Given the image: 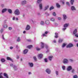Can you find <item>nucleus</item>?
<instances>
[{
  "instance_id": "16",
  "label": "nucleus",
  "mask_w": 78,
  "mask_h": 78,
  "mask_svg": "<svg viewBox=\"0 0 78 78\" xmlns=\"http://www.w3.org/2000/svg\"><path fill=\"white\" fill-rule=\"evenodd\" d=\"M45 23H46V25H48V24L50 23V22L48 20H46L45 22Z\"/></svg>"
},
{
  "instance_id": "20",
  "label": "nucleus",
  "mask_w": 78,
  "mask_h": 78,
  "mask_svg": "<svg viewBox=\"0 0 78 78\" xmlns=\"http://www.w3.org/2000/svg\"><path fill=\"white\" fill-rule=\"evenodd\" d=\"M22 4L23 5H25V4H26V1H24L22 2Z\"/></svg>"
},
{
  "instance_id": "46",
  "label": "nucleus",
  "mask_w": 78,
  "mask_h": 78,
  "mask_svg": "<svg viewBox=\"0 0 78 78\" xmlns=\"http://www.w3.org/2000/svg\"><path fill=\"white\" fill-rule=\"evenodd\" d=\"M66 5H68V6H69L70 5V4H69V3L68 2H66Z\"/></svg>"
},
{
  "instance_id": "36",
  "label": "nucleus",
  "mask_w": 78,
  "mask_h": 78,
  "mask_svg": "<svg viewBox=\"0 0 78 78\" xmlns=\"http://www.w3.org/2000/svg\"><path fill=\"white\" fill-rule=\"evenodd\" d=\"M40 24L41 25H44V21H41V22Z\"/></svg>"
},
{
  "instance_id": "19",
  "label": "nucleus",
  "mask_w": 78,
  "mask_h": 78,
  "mask_svg": "<svg viewBox=\"0 0 78 78\" xmlns=\"http://www.w3.org/2000/svg\"><path fill=\"white\" fill-rule=\"evenodd\" d=\"M52 58H53V56H49L48 57V59L50 61H51Z\"/></svg>"
},
{
  "instance_id": "11",
  "label": "nucleus",
  "mask_w": 78,
  "mask_h": 78,
  "mask_svg": "<svg viewBox=\"0 0 78 78\" xmlns=\"http://www.w3.org/2000/svg\"><path fill=\"white\" fill-rule=\"evenodd\" d=\"M55 38H58V33H56L55 34Z\"/></svg>"
},
{
  "instance_id": "6",
  "label": "nucleus",
  "mask_w": 78,
  "mask_h": 78,
  "mask_svg": "<svg viewBox=\"0 0 78 78\" xmlns=\"http://www.w3.org/2000/svg\"><path fill=\"white\" fill-rule=\"evenodd\" d=\"M30 29V26L29 25H27L26 28V30H29Z\"/></svg>"
},
{
  "instance_id": "32",
  "label": "nucleus",
  "mask_w": 78,
  "mask_h": 78,
  "mask_svg": "<svg viewBox=\"0 0 78 78\" xmlns=\"http://www.w3.org/2000/svg\"><path fill=\"white\" fill-rule=\"evenodd\" d=\"M42 36H43V37H46V36L47 35H46L44 33V34H42Z\"/></svg>"
},
{
  "instance_id": "35",
  "label": "nucleus",
  "mask_w": 78,
  "mask_h": 78,
  "mask_svg": "<svg viewBox=\"0 0 78 78\" xmlns=\"http://www.w3.org/2000/svg\"><path fill=\"white\" fill-rule=\"evenodd\" d=\"M51 20L52 21V22H54L55 21V19L53 18H51Z\"/></svg>"
},
{
  "instance_id": "61",
  "label": "nucleus",
  "mask_w": 78,
  "mask_h": 78,
  "mask_svg": "<svg viewBox=\"0 0 78 78\" xmlns=\"http://www.w3.org/2000/svg\"><path fill=\"white\" fill-rule=\"evenodd\" d=\"M29 73V75H30V74H31V73L30 72L28 73Z\"/></svg>"
},
{
  "instance_id": "10",
  "label": "nucleus",
  "mask_w": 78,
  "mask_h": 78,
  "mask_svg": "<svg viewBox=\"0 0 78 78\" xmlns=\"http://www.w3.org/2000/svg\"><path fill=\"white\" fill-rule=\"evenodd\" d=\"M28 49L24 50L23 51V54H26V53L28 52Z\"/></svg>"
},
{
  "instance_id": "31",
  "label": "nucleus",
  "mask_w": 78,
  "mask_h": 78,
  "mask_svg": "<svg viewBox=\"0 0 78 78\" xmlns=\"http://www.w3.org/2000/svg\"><path fill=\"white\" fill-rule=\"evenodd\" d=\"M33 58L34 61H37V58H36V57H34Z\"/></svg>"
},
{
  "instance_id": "34",
  "label": "nucleus",
  "mask_w": 78,
  "mask_h": 78,
  "mask_svg": "<svg viewBox=\"0 0 78 78\" xmlns=\"http://www.w3.org/2000/svg\"><path fill=\"white\" fill-rule=\"evenodd\" d=\"M73 78H78V76L76 75H74L73 76Z\"/></svg>"
},
{
  "instance_id": "14",
  "label": "nucleus",
  "mask_w": 78,
  "mask_h": 78,
  "mask_svg": "<svg viewBox=\"0 0 78 78\" xmlns=\"http://www.w3.org/2000/svg\"><path fill=\"white\" fill-rule=\"evenodd\" d=\"M28 48H31L33 47V45H30L27 46Z\"/></svg>"
},
{
  "instance_id": "47",
  "label": "nucleus",
  "mask_w": 78,
  "mask_h": 78,
  "mask_svg": "<svg viewBox=\"0 0 78 78\" xmlns=\"http://www.w3.org/2000/svg\"><path fill=\"white\" fill-rule=\"evenodd\" d=\"M36 50H37L39 51L40 50H41V48H36Z\"/></svg>"
},
{
  "instance_id": "26",
  "label": "nucleus",
  "mask_w": 78,
  "mask_h": 78,
  "mask_svg": "<svg viewBox=\"0 0 78 78\" xmlns=\"http://www.w3.org/2000/svg\"><path fill=\"white\" fill-rule=\"evenodd\" d=\"M76 32H77V30H76V29H75L74 31L73 34H76Z\"/></svg>"
},
{
  "instance_id": "40",
  "label": "nucleus",
  "mask_w": 78,
  "mask_h": 78,
  "mask_svg": "<svg viewBox=\"0 0 78 78\" xmlns=\"http://www.w3.org/2000/svg\"><path fill=\"white\" fill-rule=\"evenodd\" d=\"M3 27L4 28H7V27H8V26H7V25H5L3 26Z\"/></svg>"
},
{
  "instance_id": "22",
  "label": "nucleus",
  "mask_w": 78,
  "mask_h": 78,
  "mask_svg": "<svg viewBox=\"0 0 78 78\" xmlns=\"http://www.w3.org/2000/svg\"><path fill=\"white\" fill-rule=\"evenodd\" d=\"M63 16L64 20H66V18H67V16L65 15H64Z\"/></svg>"
},
{
  "instance_id": "33",
  "label": "nucleus",
  "mask_w": 78,
  "mask_h": 78,
  "mask_svg": "<svg viewBox=\"0 0 78 78\" xmlns=\"http://www.w3.org/2000/svg\"><path fill=\"white\" fill-rule=\"evenodd\" d=\"M42 0H38L37 1V2L38 3H41V1H42Z\"/></svg>"
},
{
  "instance_id": "15",
  "label": "nucleus",
  "mask_w": 78,
  "mask_h": 78,
  "mask_svg": "<svg viewBox=\"0 0 78 78\" xmlns=\"http://www.w3.org/2000/svg\"><path fill=\"white\" fill-rule=\"evenodd\" d=\"M29 64L31 67L33 66V64L32 63H29Z\"/></svg>"
},
{
  "instance_id": "51",
  "label": "nucleus",
  "mask_w": 78,
  "mask_h": 78,
  "mask_svg": "<svg viewBox=\"0 0 78 78\" xmlns=\"http://www.w3.org/2000/svg\"><path fill=\"white\" fill-rule=\"evenodd\" d=\"M2 38L3 40H5V38H4V36H3V35H2Z\"/></svg>"
},
{
  "instance_id": "9",
  "label": "nucleus",
  "mask_w": 78,
  "mask_h": 78,
  "mask_svg": "<svg viewBox=\"0 0 78 78\" xmlns=\"http://www.w3.org/2000/svg\"><path fill=\"white\" fill-rule=\"evenodd\" d=\"M41 48H44V43L42 42L41 43Z\"/></svg>"
},
{
  "instance_id": "57",
  "label": "nucleus",
  "mask_w": 78,
  "mask_h": 78,
  "mask_svg": "<svg viewBox=\"0 0 78 78\" xmlns=\"http://www.w3.org/2000/svg\"><path fill=\"white\" fill-rule=\"evenodd\" d=\"M54 43H56V40H54Z\"/></svg>"
},
{
  "instance_id": "62",
  "label": "nucleus",
  "mask_w": 78,
  "mask_h": 78,
  "mask_svg": "<svg viewBox=\"0 0 78 78\" xmlns=\"http://www.w3.org/2000/svg\"><path fill=\"white\" fill-rule=\"evenodd\" d=\"M25 33H26V31H24L23 32V33H24V34Z\"/></svg>"
},
{
  "instance_id": "42",
  "label": "nucleus",
  "mask_w": 78,
  "mask_h": 78,
  "mask_svg": "<svg viewBox=\"0 0 78 78\" xmlns=\"http://www.w3.org/2000/svg\"><path fill=\"white\" fill-rule=\"evenodd\" d=\"M53 16H56V13H55V12H54L53 14Z\"/></svg>"
},
{
  "instance_id": "55",
  "label": "nucleus",
  "mask_w": 78,
  "mask_h": 78,
  "mask_svg": "<svg viewBox=\"0 0 78 78\" xmlns=\"http://www.w3.org/2000/svg\"><path fill=\"white\" fill-rule=\"evenodd\" d=\"M19 57L18 56H17V59H19Z\"/></svg>"
},
{
  "instance_id": "60",
  "label": "nucleus",
  "mask_w": 78,
  "mask_h": 78,
  "mask_svg": "<svg viewBox=\"0 0 78 78\" xmlns=\"http://www.w3.org/2000/svg\"><path fill=\"white\" fill-rule=\"evenodd\" d=\"M16 20H19V19H18V18H16Z\"/></svg>"
},
{
  "instance_id": "53",
  "label": "nucleus",
  "mask_w": 78,
  "mask_h": 78,
  "mask_svg": "<svg viewBox=\"0 0 78 78\" xmlns=\"http://www.w3.org/2000/svg\"><path fill=\"white\" fill-rule=\"evenodd\" d=\"M10 48L11 50H12V48H13V47H10Z\"/></svg>"
},
{
  "instance_id": "4",
  "label": "nucleus",
  "mask_w": 78,
  "mask_h": 78,
  "mask_svg": "<svg viewBox=\"0 0 78 78\" xmlns=\"http://www.w3.org/2000/svg\"><path fill=\"white\" fill-rule=\"evenodd\" d=\"M68 63V60L66 59H65L63 60V63L64 64H67Z\"/></svg>"
},
{
  "instance_id": "49",
  "label": "nucleus",
  "mask_w": 78,
  "mask_h": 78,
  "mask_svg": "<svg viewBox=\"0 0 78 78\" xmlns=\"http://www.w3.org/2000/svg\"><path fill=\"white\" fill-rule=\"evenodd\" d=\"M13 20H14L15 19H16V18H15V17H13L12 18Z\"/></svg>"
},
{
  "instance_id": "3",
  "label": "nucleus",
  "mask_w": 78,
  "mask_h": 78,
  "mask_svg": "<svg viewBox=\"0 0 78 78\" xmlns=\"http://www.w3.org/2000/svg\"><path fill=\"white\" fill-rule=\"evenodd\" d=\"M46 72L48 74H50V73H51V71L48 68L46 69Z\"/></svg>"
},
{
  "instance_id": "41",
  "label": "nucleus",
  "mask_w": 78,
  "mask_h": 78,
  "mask_svg": "<svg viewBox=\"0 0 78 78\" xmlns=\"http://www.w3.org/2000/svg\"><path fill=\"white\" fill-rule=\"evenodd\" d=\"M62 68L63 70H65V68H66V66H63L62 67Z\"/></svg>"
},
{
  "instance_id": "21",
  "label": "nucleus",
  "mask_w": 78,
  "mask_h": 78,
  "mask_svg": "<svg viewBox=\"0 0 78 78\" xmlns=\"http://www.w3.org/2000/svg\"><path fill=\"white\" fill-rule=\"evenodd\" d=\"M68 25H69V24H66L64 25V27H67Z\"/></svg>"
},
{
  "instance_id": "8",
  "label": "nucleus",
  "mask_w": 78,
  "mask_h": 78,
  "mask_svg": "<svg viewBox=\"0 0 78 78\" xmlns=\"http://www.w3.org/2000/svg\"><path fill=\"white\" fill-rule=\"evenodd\" d=\"M43 56V55L42 54H39L38 57V58H42V56Z\"/></svg>"
},
{
  "instance_id": "52",
  "label": "nucleus",
  "mask_w": 78,
  "mask_h": 78,
  "mask_svg": "<svg viewBox=\"0 0 78 78\" xmlns=\"http://www.w3.org/2000/svg\"><path fill=\"white\" fill-rule=\"evenodd\" d=\"M58 20H61V19L60 17H58Z\"/></svg>"
},
{
  "instance_id": "23",
  "label": "nucleus",
  "mask_w": 78,
  "mask_h": 78,
  "mask_svg": "<svg viewBox=\"0 0 78 78\" xmlns=\"http://www.w3.org/2000/svg\"><path fill=\"white\" fill-rule=\"evenodd\" d=\"M70 2L71 4L72 5H73V2H74V0H71Z\"/></svg>"
},
{
  "instance_id": "29",
  "label": "nucleus",
  "mask_w": 78,
  "mask_h": 78,
  "mask_svg": "<svg viewBox=\"0 0 78 78\" xmlns=\"http://www.w3.org/2000/svg\"><path fill=\"white\" fill-rule=\"evenodd\" d=\"M54 9V7H53V6H52L50 8L49 10L50 11H51V10L52 9Z\"/></svg>"
},
{
  "instance_id": "30",
  "label": "nucleus",
  "mask_w": 78,
  "mask_h": 78,
  "mask_svg": "<svg viewBox=\"0 0 78 78\" xmlns=\"http://www.w3.org/2000/svg\"><path fill=\"white\" fill-rule=\"evenodd\" d=\"M62 42V39H60L59 40L58 42L61 43V42Z\"/></svg>"
},
{
  "instance_id": "17",
  "label": "nucleus",
  "mask_w": 78,
  "mask_h": 78,
  "mask_svg": "<svg viewBox=\"0 0 78 78\" xmlns=\"http://www.w3.org/2000/svg\"><path fill=\"white\" fill-rule=\"evenodd\" d=\"M6 10H7V9H3L2 11V13H3L5 12H6Z\"/></svg>"
},
{
  "instance_id": "13",
  "label": "nucleus",
  "mask_w": 78,
  "mask_h": 78,
  "mask_svg": "<svg viewBox=\"0 0 78 78\" xmlns=\"http://www.w3.org/2000/svg\"><path fill=\"white\" fill-rule=\"evenodd\" d=\"M71 10H72V11H73V10H76V9H75V7L74 6H71Z\"/></svg>"
},
{
  "instance_id": "7",
  "label": "nucleus",
  "mask_w": 78,
  "mask_h": 78,
  "mask_svg": "<svg viewBox=\"0 0 78 78\" xmlns=\"http://www.w3.org/2000/svg\"><path fill=\"white\" fill-rule=\"evenodd\" d=\"M72 66H69L68 67L67 70L68 71H69V70H72Z\"/></svg>"
},
{
  "instance_id": "44",
  "label": "nucleus",
  "mask_w": 78,
  "mask_h": 78,
  "mask_svg": "<svg viewBox=\"0 0 78 78\" xmlns=\"http://www.w3.org/2000/svg\"><path fill=\"white\" fill-rule=\"evenodd\" d=\"M48 31H45V34H46V35H47V34H48Z\"/></svg>"
},
{
  "instance_id": "38",
  "label": "nucleus",
  "mask_w": 78,
  "mask_h": 78,
  "mask_svg": "<svg viewBox=\"0 0 78 78\" xmlns=\"http://www.w3.org/2000/svg\"><path fill=\"white\" fill-rule=\"evenodd\" d=\"M20 37H18V39H17V41L18 42H19V41H20Z\"/></svg>"
},
{
  "instance_id": "56",
  "label": "nucleus",
  "mask_w": 78,
  "mask_h": 78,
  "mask_svg": "<svg viewBox=\"0 0 78 78\" xmlns=\"http://www.w3.org/2000/svg\"><path fill=\"white\" fill-rule=\"evenodd\" d=\"M10 66H13V64H11Z\"/></svg>"
},
{
  "instance_id": "2",
  "label": "nucleus",
  "mask_w": 78,
  "mask_h": 78,
  "mask_svg": "<svg viewBox=\"0 0 78 78\" xmlns=\"http://www.w3.org/2000/svg\"><path fill=\"white\" fill-rule=\"evenodd\" d=\"M73 44L71 43H69L68 45L66 46V47L67 48H70V47H73Z\"/></svg>"
},
{
  "instance_id": "48",
  "label": "nucleus",
  "mask_w": 78,
  "mask_h": 78,
  "mask_svg": "<svg viewBox=\"0 0 78 78\" xmlns=\"http://www.w3.org/2000/svg\"><path fill=\"white\" fill-rule=\"evenodd\" d=\"M9 30H12V27H10L9 28Z\"/></svg>"
},
{
  "instance_id": "59",
  "label": "nucleus",
  "mask_w": 78,
  "mask_h": 78,
  "mask_svg": "<svg viewBox=\"0 0 78 78\" xmlns=\"http://www.w3.org/2000/svg\"><path fill=\"white\" fill-rule=\"evenodd\" d=\"M74 71H75V70H74V69H73L72 70V73H73Z\"/></svg>"
},
{
  "instance_id": "45",
  "label": "nucleus",
  "mask_w": 78,
  "mask_h": 78,
  "mask_svg": "<svg viewBox=\"0 0 78 78\" xmlns=\"http://www.w3.org/2000/svg\"><path fill=\"white\" fill-rule=\"evenodd\" d=\"M44 61L46 62H47V58H45Z\"/></svg>"
},
{
  "instance_id": "37",
  "label": "nucleus",
  "mask_w": 78,
  "mask_h": 78,
  "mask_svg": "<svg viewBox=\"0 0 78 78\" xmlns=\"http://www.w3.org/2000/svg\"><path fill=\"white\" fill-rule=\"evenodd\" d=\"M48 5L46 7H45V10H47L48 8Z\"/></svg>"
},
{
  "instance_id": "12",
  "label": "nucleus",
  "mask_w": 78,
  "mask_h": 78,
  "mask_svg": "<svg viewBox=\"0 0 78 78\" xmlns=\"http://www.w3.org/2000/svg\"><path fill=\"white\" fill-rule=\"evenodd\" d=\"M4 76L6 77V78H8V74L6 73H4Z\"/></svg>"
},
{
  "instance_id": "18",
  "label": "nucleus",
  "mask_w": 78,
  "mask_h": 78,
  "mask_svg": "<svg viewBox=\"0 0 78 78\" xmlns=\"http://www.w3.org/2000/svg\"><path fill=\"white\" fill-rule=\"evenodd\" d=\"M8 11L10 14H12V10L10 9H8Z\"/></svg>"
},
{
  "instance_id": "24",
  "label": "nucleus",
  "mask_w": 78,
  "mask_h": 78,
  "mask_svg": "<svg viewBox=\"0 0 78 78\" xmlns=\"http://www.w3.org/2000/svg\"><path fill=\"white\" fill-rule=\"evenodd\" d=\"M67 45V44H65V43H63L62 45V47L63 48H64V47H65V46H66V45Z\"/></svg>"
},
{
  "instance_id": "50",
  "label": "nucleus",
  "mask_w": 78,
  "mask_h": 78,
  "mask_svg": "<svg viewBox=\"0 0 78 78\" xmlns=\"http://www.w3.org/2000/svg\"><path fill=\"white\" fill-rule=\"evenodd\" d=\"M56 75H58V71H56Z\"/></svg>"
},
{
  "instance_id": "1",
  "label": "nucleus",
  "mask_w": 78,
  "mask_h": 78,
  "mask_svg": "<svg viewBox=\"0 0 78 78\" xmlns=\"http://www.w3.org/2000/svg\"><path fill=\"white\" fill-rule=\"evenodd\" d=\"M14 13L16 15H19L20 14V12H19V10L18 9L16 10L14 12Z\"/></svg>"
},
{
  "instance_id": "43",
  "label": "nucleus",
  "mask_w": 78,
  "mask_h": 78,
  "mask_svg": "<svg viewBox=\"0 0 78 78\" xmlns=\"http://www.w3.org/2000/svg\"><path fill=\"white\" fill-rule=\"evenodd\" d=\"M3 31V29H1V30H0V32H1V33H2Z\"/></svg>"
},
{
  "instance_id": "5",
  "label": "nucleus",
  "mask_w": 78,
  "mask_h": 78,
  "mask_svg": "<svg viewBox=\"0 0 78 78\" xmlns=\"http://www.w3.org/2000/svg\"><path fill=\"white\" fill-rule=\"evenodd\" d=\"M7 60H9V61H12V62H13V60H12V59L9 57H7Z\"/></svg>"
},
{
  "instance_id": "25",
  "label": "nucleus",
  "mask_w": 78,
  "mask_h": 78,
  "mask_svg": "<svg viewBox=\"0 0 78 78\" xmlns=\"http://www.w3.org/2000/svg\"><path fill=\"white\" fill-rule=\"evenodd\" d=\"M1 61L2 62H4L5 61V60L4 58H2Z\"/></svg>"
},
{
  "instance_id": "27",
  "label": "nucleus",
  "mask_w": 78,
  "mask_h": 78,
  "mask_svg": "<svg viewBox=\"0 0 78 78\" xmlns=\"http://www.w3.org/2000/svg\"><path fill=\"white\" fill-rule=\"evenodd\" d=\"M42 5L41 4L39 5V7L41 9H42Z\"/></svg>"
},
{
  "instance_id": "39",
  "label": "nucleus",
  "mask_w": 78,
  "mask_h": 78,
  "mask_svg": "<svg viewBox=\"0 0 78 78\" xmlns=\"http://www.w3.org/2000/svg\"><path fill=\"white\" fill-rule=\"evenodd\" d=\"M2 74V73H0V78H3V77L1 75Z\"/></svg>"
},
{
  "instance_id": "54",
  "label": "nucleus",
  "mask_w": 78,
  "mask_h": 78,
  "mask_svg": "<svg viewBox=\"0 0 78 78\" xmlns=\"http://www.w3.org/2000/svg\"><path fill=\"white\" fill-rule=\"evenodd\" d=\"M27 41L28 42H31V40H27Z\"/></svg>"
},
{
  "instance_id": "63",
  "label": "nucleus",
  "mask_w": 78,
  "mask_h": 78,
  "mask_svg": "<svg viewBox=\"0 0 78 78\" xmlns=\"http://www.w3.org/2000/svg\"><path fill=\"white\" fill-rule=\"evenodd\" d=\"M1 6L2 7H3L4 6V5L3 4H2Z\"/></svg>"
},
{
  "instance_id": "58",
  "label": "nucleus",
  "mask_w": 78,
  "mask_h": 78,
  "mask_svg": "<svg viewBox=\"0 0 78 78\" xmlns=\"http://www.w3.org/2000/svg\"><path fill=\"white\" fill-rule=\"evenodd\" d=\"M66 29V28H64L63 29V31H64V30H65Z\"/></svg>"
},
{
  "instance_id": "64",
  "label": "nucleus",
  "mask_w": 78,
  "mask_h": 78,
  "mask_svg": "<svg viewBox=\"0 0 78 78\" xmlns=\"http://www.w3.org/2000/svg\"><path fill=\"white\" fill-rule=\"evenodd\" d=\"M76 46L77 47H78V43L77 44Z\"/></svg>"
},
{
  "instance_id": "28",
  "label": "nucleus",
  "mask_w": 78,
  "mask_h": 78,
  "mask_svg": "<svg viewBox=\"0 0 78 78\" xmlns=\"http://www.w3.org/2000/svg\"><path fill=\"white\" fill-rule=\"evenodd\" d=\"M56 6L57 8H60V5H59V4L58 3H57L56 4Z\"/></svg>"
}]
</instances>
